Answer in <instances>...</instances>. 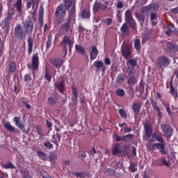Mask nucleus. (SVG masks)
Segmentation results:
<instances>
[{"label": "nucleus", "mask_w": 178, "mask_h": 178, "mask_svg": "<svg viewBox=\"0 0 178 178\" xmlns=\"http://www.w3.org/2000/svg\"><path fill=\"white\" fill-rule=\"evenodd\" d=\"M70 10V18L76 22V3L74 0H65V5L58 6L55 12L56 17H65L66 8Z\"/></svg>", "instance_id": "nucleus-1"}, {"label": "nucleus", "mask_w": 178, "mask_h": 178, "mask_svg": "<svg viewBox=\"0 0 178 178\" xmlns=\"http://www.w3.org/2000/svg\"><path fill=\"white\" fill-rule=\"evenodd\" d=\"M154 141V139H150L148 140L146 147L147 149H158L160 151L161 154L163 155L166 154V151H165V144L163 143H155L154 145L152 144V142Z\"/></svg>", "instance_id": "nucleus-2"}, {"label": "nucleus", "mask_w": 178, "mask_h": 178, "mask_svg": "<svg viewBox=\"0 0 178 178\" xmlns=\"http://www.w3.org/2000/svg\"><path fill=\"white\" fill-rule=\"evenodd\" d=\"M121 51L122 56H124L127 60H129V59L131 58V45L129 44H122L121 47Z\"/></svg>", "instance_id": "nucleus-3"}, {"label": "nucleus", "mask_w": 178, "mask_h": 178, "mask_svg": "<svg viewBox=\"0 0 178 178\" xmlns=\"http://www.w3.org/2000/svg\"><path fill=\"white\" fill-rule=\"evenodd\" d=\"M157 65L163 69V67H168L170 65V59L166 56H160L157 60Z\"/></svg>", "instance_id": "nucleus-4"}, {"label": "nucleus", "mask_w": 178, "mask_h": 178, "mask_svg": "<svg viewBox=\"0 0 178 178\" xmlns=\"http://www.w3.org/2000/svg\"><path fill=\"white\" fill-rule=\"evenodd\" d=\"M15 38H17L18 40H23V38L25 37L24 31H23L22 25H20V24H18L15 26Z\"/></svg>", "instance_id": "nucleus-5"}, {"label": "nucleus", "mask_w": 178, "mask_h": 178, "mask_svg": "<svg viewBox=\"0 0 178 178\" xmlns=\"http://www.w3.org/2000/svg\"><path fill=\"white\" fill-rule=\"evenodd\" d=\"M24 27L25 29V32L27 34H31L34 29V22L31 20H28L24 24Z\"/></svg>", "instance_id": "nucleus-6"}, {"label": "nucleus", "mask_w": 178, "mask_h": 178, "mask_svg": "<svg viewBox=\"0 0 178 178\" xmlns=\"http://www.w3.org/2000/svg\"><path fill=\"white\" fill-rule=\"evenodd\" d=\"M94 13L101 12V10H105L106 9V6L101 2L96 1L92 6Z\"/></svg>", "instance_id": "nucleus-7"}, {"label": "nucleus", "mask_w": 178, "mask_h": 178, "mask_svg": "<svg viewBox=\"0 0 178 178\" xmlns=\"http://www.w3.org/2000/svg\"><path fill=\"white\" fill-rule=\"evenodd\" d=\"M125 21L128 24L134 26V19H133V15H131V11L130 10H127L124 13Z\"/></svg>", "instance_id": "nucleus-8"}, {"label": "nucleus", "mask_w": 178, "mask_h": 178, "mask_svg": "<svg viewBox=\"0 0 178 178\" xmlns=\"http://www.w3.org/2000/svg\"><path fill=\"white\" fill-rule=\"evenodd\" d=\"M161 129L165 136H166L167 137H172V135L173 134V131H172V128L170 127V126L168 124H161Z\"/></svg>", "instance_id": "nucleus-9"}, {"label": "nucleus", "mask_w": 178, "mask_h": 178, "mask_svg": "<svg viewBox=\"0 0 178 178\" xmlns=\"http://www.w3.org/2000/svg\"><path fill=\"white\" fill-rule=\"evenodd\" d=\"M13 120L15 123V126H17V127H18L19 130H22V131H24V130H26V124L20 121L19 117H14Z\"/></svg>", "instance_id": "nucleus-10"}, {"label": "nucleus", "mask_w": 178, "mask_h": 178, "mask_svg": "<svg viewBox=\"0 0 178 178\" xmlns=\"http://www.w3.org/2000/svg\"><path fill=\"white\" fill-rule=\"evenodd\" d=\"M144 127L147 140H149L151 136H152V129L151 128V124H149V122H145L144 124Z\"/></svg>", "instance_id": "nucleus-11"}, {"label": "nucleus", "mask_w": 178, "mask_h": 178, "mask_svg": "<svg viewBox=\"0 0 178 178\" xmlns=\"http://www.w3.org/2000/svg\"><path fill=\"white\" fill-rule=\"evenodd\" d=\"M50 62L56 69H60L62 65H63V60L60 58H51L50 59Z\"/></svg>", "instance_id": "nucleus-12"}, {"label": "nucleus", "mask_w": 178, "mask_h": 178, "mask_svg": "<svg viewBox=\"0 0 178 178\" xmlns=\"http://www.w3.org/2000/svg\"><path fill=\"white\" fill-rule=\"evenodd\" d=\"M38 66H40V58L38 55L35 54L32 57V69L35 70V69H38Z\"/></svg>", "instance_id": "nucleus-13"}, {"label": "nucleus", "mask_w": 178, "mask_h": 178, "mask_svg": "<svg viewBox=\"0 0 178 178\" xmlns=\"http://www.w3.org/2000/svg\"><path fill=\"white\" fill-rule=\"evenodd\" d=\"M12 20V14H8L6 18L1 22V26L2 29H5L9 26L10 21Z\"/></svg>", "instance_id": "nucleus-14"}, {"label": "nucleus", "mask_w": 178, "mask_h": 178, "mask_svg": "<svg viewBox=\"0 0 178 178\" xmlns=\"http://www.w3.org/2000/svg\"><path fill=\"white\" fill-rule=\"evenodd\" d=\"M91 52H90V59L94 60V59H97V56H98V49L95 45H92L91 47Z\"/></svg>", "instance_id": "nucleus-15"}, {"label": "nucleus", "mask_w": 178, "mask_h": 178, "mask_svg": "<svg viewBox=\"0 0 178 178\" xmlns=\"http://www.w3.org/2000/svg\"><path fill=\"white\" fill-rule=\"evenodd\" d=\"M63 44L68 45L70 49L73 47V41L68 38L67 35H65L63 38Z\"/></svg>", "instance_id": "nucleus-16"}, {"label": "nucleus", "mask_w": 178, "mask_h": 178, "mask_svg": "<svg viewBox=\"0 0 178 178\" xmlns=\"http://www.w3.org/2000/svg\"><path fill=\"white\" fill-rule=\"evenodd\" d=\"M132 109L135 115H138L140 113V110L141 109V104L138 102L137 103H133Z\"/></svg>", "instance_id": "nucleus-17"}, {"label": "nucleus", "mask_w": 178, "mask_h": 178, "mask_svg": "<svg viewBox=\"0 0 178 178\" xmlns=\"http://www.w3.org/2000/svg\"><path fill=\"white\" fill-rule=\"evenodd\" d=\"M91 16V13H90V10L85 8L81 13V17L82 19H90Z\"/></svg>", "instance_id": "nucleus-18"}, {"label": "nucleus", "mask_w": 178, "mask_h": 178, "mask_svg": "<svg viewBox=\"0 0 178 178\" xmlns=\"http://www.w3.org/2000/svg\"><path fill=\"white\" fill-rule=\"evenodd\" d=\"M120 152H122V150L120 149V144L117 143L113 149V155L118 156Z\"/></svg>", "instance_id": "nucleus-19"}, {"label": "nucleus", "mask_w": 178, "mask_h": 178, "mask_svg": "<svg viewBox=\"0 0 178 178\" xmlns=\"http://www.w3.org/2000/svg\"><path fill=\"white\" fill-rule=\"evenodd\" d=\"M33 38H31V37H29L28 39V54L29 55H31V53L33 52Z\"/></svg>", "instance_id": "nucleus-20"}, {"label": "nucleus", "mask_w": 178, "mask_h": 178, "mask_svg": "<svg viewBox=\"0 0 178 178\" xmlns=\"http://www.w3.org/2000/svg\"><path fill=\"white\" fill-rule=\"evenodd\" d=\"M72 94L73 97H72V101L74 102V104H77V97H79V92L76 88H72Z\"/></svg>", "instance_id": "nucleus-21"}, {"label": "nucleus", "mask_w": 178, "mask_h": 178, "mask_svg": "<svg viewBox=\"0 0 178 178\" xmlns=\"http://www.w3.org/2000/svg\"><path fill=\"white\" fill-rule=\"evenodd\" d=\"M152 106L154 111H157L158 116H162V113H161V108L156 104V102H152Z\"/></svg>", "instance_id": "nucleus-22"}, {"label": "nucleus", "mask_w": 178, "mask_h": 178, "mask_svg": "<svg viewBox=\"0 0 178 178\" xmlns=\"http://www.w3.org/2000/svg\"><path fill=\"white\" fill-rule=\"evenodd\" d=\"M152 138H155V140H156L158 141V143H164V140L163 138H162V136L156 134V133H154L152 134Z\"/></svg>", "instance_id": "nucleus-23"}, {"label": "nucleus", "mask_w": 178, "mask_h": 178, "mask_svg": "<svg viewBox=\"0 0 178 178\" xmlns=\"http://www.w3.org/2000/svg\"><path fill=\"white\" fill-rule=\"evenodd\" d=\"M134 138V135L133 134H129L122 137V141H124L125 143H129V141H130V140Z\"/></svg>", "instance_id": "nucleus-24"}, {"label": "nucleus", "mask_w": 178, "mask_h": 178, "mask_svg": "<svg viewBox=\"0 0 178 178\" xmlns=\"http://www.w3.org/2000/svg\"><path fill=\"white\" fill-rule=\"evenodd\" d=\"M22 0H17V1L15 3V6L17 8V10L19 12V13L22 12Z\"/></svg>", "instance_id": "nucleus-25"}, {"label": "nucleus", "mask_w": 178, "mask_h": 178, "mask_svg": "<svg viewBox=\"0 0 178 178\" xmlns=\"http://www.w3.org/2000/svg\"><path fill=\"white\" fill-rule=\"evenodd\" d=\"M75 49L78 51L79 54H81L82 55H84V54L86 53V50L84 49V47H83L82 46L76 44Z\"/></svg>", "instance_id": "nucleus-26"}, {"label": "nucleus", "mask_w": 178, "mask_h": 178, "mask_svg": "<svg viewBox=\"0 0 178 178\" xmlns=\"http://www.w3.org/2000/svg\"><path fill=\"white\" fill-rule=\"evenodd\" d=\"M134 48L136 51H140L141 49V42L139 39H136L134 41Z\"/></svg>", "instance_id": "nucleus-27"}, {"label": "nucleus", "mask_w": 178, "mask_h": 178, "mask_svg": "<svg viewBox=\"0 0 178 178\" xmlns=\"http://www.w3.org/2000/svg\"><path fill=\"white\" fill-rule=\"evenodd\" d=\"M4 127L9 131H15V127L10 124V122H5Z\"/></svg>", "instance_id": "nucleus-28"}, {"label": "nucleus", "mask_w": 178, "mask_h": 178, "mask_svg": "<svg viewBox=\"0 0 178 178\" xmlns=\"http://www.w3.org/2000/svg\"><path fill=\"white\" fill-rule=\"evenodd\" d=\"M9 66V73H15L16 72V64L13 62H10Z\"/></svg>", "instance_id": "nucleus-29"}, {"label": "nucleus", "mask_w": 178, "mask_h": 178, "mask_svg": "<svg viewBox=\"0 0 178 178\" xmlns=\"http://www.w3.org/2000/svg\"><path fill=\"white\" fill-rule=\"evenodd\" d=\"M145 8L147 10H149L152 9V10H158L159 9V6H158L156 4H149V6H146Z\"/></svg>", "instance_id": "nucleus-30"}, {"label": "nucleus", "mask_w": 178, "mask_h": 178, "mask_svg": "<svg viewBox=\"0 0 178 178\" xmlns=\"http://www.w3.org/2000/svg\"><path fill=\"white\" fill-rule=\"evenodd\" d=\"M56 87L58 88L59 92H63V88H65L63 82H59L58 83L56 84Z\"/></svg>", "instance_id": "nucleus-31"}, {"label": "nucleus", "mask_w": 178, "mask_h": 178, "mask_svg": "<svg viewBox=\"0 0 178 178\" xmlns=\"http://www.w3.org/2000/svg\"><path fill=\"white\" fill-rule=\"evenodd\" d=\"M94 65L95 66V67H97V69H101V67L104 68V70H105V67H104V63H102V61H95L94 63Z\"/></svg>", "instance_id": "nucleus-32"}, {"label": "nucleus", "mask_w": 178, "mask_h": 178, "mask_svg": "<svg viewBox=\"0 0 178 178\" xmlns=\"http://www.w3.org/2000/svg\"><path fill=\"white\" fill-rule=\"evenodd\" d=\"M168 31H165V34L167 35H170L172 34V31H175V26L170 24L168 26Z\"/></svg>", "instance_id": "nucleus-33"}, {"label": "nucleus", "mask_w": 178, "mask_h": 178, "mask_svg": "<svg viewBox=\"0 0 178 178\" xmlns=\"http://www.w3.org/2000/svg\"><path fill=\"white\" fill-rule=\"evenodd\" d=\"M170 94L175 97V99L177 98V90H175V88L172 83H170Z\"/></svg>", "instance_id": "nucleus-34"}, {"label": "nucleus", "mask_w": 178, "mask_h": 178, "mask_svg": "<svg viewBox=\"0 0 178 178\" xmlns=\"http://www.w3.org/2000/svg\"><path fill=\"white\" fill-rule=\"evenodd\" d=\"M175 47V43H172L170 42H166L165 49L167 51H173V48Z\"/></svg>", "instance_id": "nucleus-35"}, {"label": "nucleus", "mask_w": 178, "mask_h": 178, "mask_svg": "<svg viewBox=\"0 0 178 178\" xmlns=\"http://www.w3.org/2000/svg\"><path fill=\"white\" fill-rule=\"evenodd\" d=\"M127 83L128 84H129V86H134V84H136V83H137V79L134 76H131L128 79Z\"/></svg>", "instance_id": "nucleus-36"}, {"label": "nucleus", "mask_w": 178, "mask_h": 178, "mask_svg": "<svg viewBox=\"0 0 178 178\" xmlns=\"http://www.w3.org/2000/svg\"><path fill=\"white\" fill-rule=\"evenodd\" d=\"M44 26V17H42V13H40V16H39V26L40 29H42Z\"/></svg>", "instance_id": "nucleus-37"}, {"label": "nucleus", "mask_w": 178, "mask_h": 178, "mask_svg": "<svg viewBox=\"0 0 178 178\" xmlns=\"http://www.w3.org/2000/svg\"><path fill=\"white\" fill-rule=\"evenodd\" d=\"M119 113L121 116V118L126 119V118H127V113H126V111L123 108H120L119 110Z\"/></svg>", "instance_id": "nucleus-38"}, {"label": "nucleus", "mask_w": 178, "mask_h": 178, "mask_svg": "<svg viewBox=\"0 0 178 178\" xmlns=\"http://www.w3.org/2000/svg\"><path fill=\"white\" fill-rule=\"evenodd\" d=\"M117 83L118 84H122V81H124V75L123 74H120L118 78H117V80H116Z\"/></svg>", "instance_id": "nucleus-39"}, {"label": "nucleus", "mask_w": 178, "mask_h": 178, "mask_svg": "<svg viewBox=\"0 0 178 178\" xmlns=\"http://www.w3.org/2000/svg\"><path fill=\"white\" fill-rule=\"evenodd\" d=\"M128 63L131 65V66H133V67L137 66V59L132 58L128 60Z\"/></svg>", "instance_id": "nucleus-40"}, {"label": "nucleus", "mask_w": 178, "mask_h": 178, "mask_svg": "<svg viewBox=\"0 0 178 178\" xmlns=\"http://www.w3.org/2000/svg\"><path fill=\"white\" fill-rule=\"evenodd\" d=\"M4 169H16V167L13 165V163H12L11 162H9L5 164Z\"/></svg>", "instance_id": "nucleus-41"}, {"label": "nucleus", "mask_w": 178, "mask_h": 178, "mask_svg": "<svg viewBox=\"0 0 178 178\" xmlns=\"http://www.w3.org/2000/svg\"><path fill=\"white\" fill-rule=\"evenodd\" d=\"M20 173L23 178H27L29 177V171H27V170H21Z\"/></svg>", "instance_id": "nucleus-42"}, {"label": "nucleus", "mask_w": 178, "mask_h": 178, "mask_svg": "<svg viewBox=\"0 0 178 178\" xmlns=\"http://www.w3.org/2000/svg\"><path fill=\"white\" fill-rule=\"evenodd\" d=\"M116 95L118 97H124V90L123 89H118L115 92Z\"/></svg>", "instance_id": "nucleus-43"}, {"label": "nucleus", "mask_w": 178, "mask_h": 178, "mask_svg": "<svg viewBox=\"0 0 178 178\" xmlns=\"http://www.w3.org/2000/svg\"><path fill=\"white\" fill-rule=\"evenodd\" d=\"M129 169L133 173L134 172H137V168H136V164L134 163L130 164Z\"/></svg>", "instance_id": "nucleus-44"}, {"label": "nucleus", "mask_w": 178, "mask_h": 178, "mask_svg": "<svg viewBox=\"0 0 178 178\" xmlns=\"http://www.w3.org/2000/svg\"><path fill=\"white\" fill-rule=\"evenodd\" d=\"M61 27L64 30V31H67L69 30V22L62 24Z\"/></svg>", "instance_id": "nucleus-45"}, {"label": "nucleus", "mask_w": 178, "mask_h": 178, "mask_svg": "<svg viewBox=\"0 0 178 178\" xmlns=\"http://www.w3.org/2000/svg\"><path fill=\"white\" fill-rule=\"evenodd\" d=\"M128 30H129V27L127 26V24H124L121 27V31L122 33H127Z\"/></svg>", "instance_id": "nucleus-46"}, {"label": "nucleus", "mask_w": 178, "mask_h": 178, "mask_svg": "<svg viewBox=\"0 0 178 178\" xmlns=\"http://www.w3.org/2000/svg\"><path fill=\"white\" fill-rule=\"evenodd\" d=\"M44 79L46 80H47V81L51 82V80L52 79V76H51V74H49L48 73V72H46L45 74H44Z\"/></svg>", "instance_id": "nucleus-47"}, {"label": "nucleus", "mask_w": 178, "mask_h": 178, "mask_svg": "<svg viewBox=\"0 0 178 178\" xmlns=\"http://www.w3.org/2000/svg\"><path fill=\"white\" fill-rule=\"evenodd\" d=\"M124 131V134H127V133H131L132 129L131 128H128L127 127H125L124 129H121V131Z\"/></svg>", "instance_id": "nucleus-48"}, {"label": "nucleus", "mask_w": 178, "mask_h": 178, "mask_svg": "<svg viewBox=\"0 0 178 178\" xmlns=\"http://www.w3.org/2000/svg\"><path fill=\"white\" fill-rule=\"evenodd\" d=\"M161 162L164 166H170V162L165 159H162Z\"/></svg>", "instance_id": "nucleus-49"}, {"label": "nucleus", "mask_w": 178, "mask_h": 178, "mask_svg": "<svg viewBox=\"0 0 178 178\" xmlns=\"http://www.w3.org/2000/svg\"><path fill=\"white\" fill-rule=\"evenodd\" d=\"M135 16L136 18H138V20H139V22H144V17L143 15H138V13H136Z\"/></svg>", "instance_id": "nucleus-50"}, {"label": "nucleus", "mask_w": 178, "mask_h": 178, "mask_svg": "<svg viewBox=\"0 0 178 178\" xmlns=\"http://www.w3.org/2000/svg\"><path fill=\"white\" fill-rule=\"evenodd\" d=\"M105 172H106V173H108V175H110L111 176H112V175L115 174V170H113L112 168H108Z\"/></svg>", "instance_id": "nucleus-51"}, {"label": "nucleus", "mask_w": 178, "mask_h": 178, "mask_svg": "<svg viewBox=\"0 0 178 178\" xmlns=\"http://www.w3.org/2000/svg\"><path fill=\"white\" fill-rule=\"evenodd\" d=\"M48 102L49 105H55V104H56V101H55L52 97L48 98Z\"/></svg>", "instance_id": "nucleus-52"}, {"label": "nucleus", "mask_w": 178, "mask_h": 178, "mask_svg": "<svg viewBox=\"0 0 178 178\" xmlns=\"http://www.w3.org/2000/svg\"><path fill=\"white\" fill-rule=\"evenodd\" d=\"M52 44V41L51 39H48L46 43V49H49L51 48V45Z\"/></svg>", "instance_id": "nucleus-53"}, {"label": "nucleus", "mask_w": 178, "mask_h": 178, "mask_svg": "<svg viewBox=\"0 0 178 178\" xmlns=\"http://www.w3.org/2000/svg\"><path fill=\"white\" fill-rule=\"evenodd\" d=\"M164 106L166 108L167 112L168 113V114L172 116V111H170V107L169 106V104H163Z\"/></svg>", "instance_id": "nucleus-54"}, {"label": "nucleus", "mask_w": 178, "mask_h": 178, "mask_svg": "<svg viewBox=\"0 0 178 178\" xmlns=\"http://www.w3.org/2000/svg\"><path fill=\"white\" fill-rule=\"evenodd\" d=\"M158 17L156 16V13H152L150 14V19H151V21L152 22H154V20H156V18Z\"/></svg>", "instance_id": "nucleus-55"}, {"label": "nucleus", "mask_w": 178, "mask_h": 178, "mask_svg": "<svg viewBox=\"0 0 178 178\" xmlns=\"http://www.w3.org/2000/svg\"><path fill=\"white\" fill-rule=\"evenodd\" d=\"M44 147H46V148H48V149H51V148H52L53 145H51V143L49 142H46L44 143Z\"/></svg>", "instance_id": "nucleus-56"}, {"label": "nucleus", "mask_w": 178, "mask_h": 178, "mask_svg": "<svg viewBox=\"0 0 178 178\" xmlns=\"http://www.w3.org/2000/svg\"><path fill=\"white\" fill-rule=\"evenodd\" d=\"M74 175L76 177H86V176L84 175V172H75Z\"/></svg>", "instance_id": "nucleus-57"}, {"label": "nucleus", "mask_w": 178, "mask_h": 178, "mask_svg": "<svg viewBox=\"0 0 178 178\" xmlns=\"http://www.w3.org/2000/svg\"><path fill=\"white\" fill-rule=\"evenodd\" d=\"M112 22H113L112 18H107L106 19V24L107 26H111V24H112Z\"/></svg>", "instance_id": "nucleus-58"}, {"label": "nucleus", "mask_w": 178, "mask_h": 178, "mask_svg": "<svg viewBox=\"0 0 178 178\" xmlns=\"http://www.w3.org/2000/svg\"><path fill=\"white\" fill-rule=\"evenodd\" d=\"M116 7L118 9H122V8H123V3H122V1H118Z\"/></svg>", "instance_id": "nucleus-59"}, {"label": "nucleus", "mask_w": 178, "mask_h": 178, "mask_svg": "<svg viewBox=\"0 0 178 178\" xmlns=\"http://www.w3.org/2000/svg\"><path fill=\"white\" fill-rule=\"evenodd\" d=\"M114 137L116 139V141H122V137H120L119 135H118L117 134H114Z\"/></svg>", "instance_id": "nucleus-60"}, {"label": "nucleus", "mask_w": 178, "mask_h": 178, "mask_svg": "<svg viewBox=\"0 0 178 178\" xmlns=\"http://www.w3.org/2000/svg\"><path fill=\"white\" fill-rule=\"evenodd\" d=\"M83 31H84V27L83 26V25H81V24H79V33H83Z\"/></svg>", "instance_id": "nucleus-61"}, {"label": "nucleus", "mask_w": 178, "mask_h": 178, "mask_svg": "<svg viewBox=\"0 0 178 178\" xmlns=\"http://www.w3.org/2000/svg\"><path fill=\"white\" fill-rule=\"evenodd\" d=\"M104 63L105 65H107L108 66H109V65H111V59L106 58L104 59Z\"/></svg>", "instance_id": "nucleus-62"}, {"label": "nucleus", "mask_w": 178, "mask_h": 178, "mask_svg": "<svg viewBox=\"0 0 178 178\" xmlns=\"http://www.w3.org/2000/svg\"><path fill=\"white\" fill-rule=\"evenodd\" d=\"M172 51H175L178 52V44L176 43H174V48L172 49Z\"/></svg>", "instance_id": "nucleus-63"}, {"label": "nucleus", "mask_w": 178, "mask_h": 178, "mask_svg": "<svg viewBox=\"0 0 178 178\" xmlns=\"http://www.w3.org/2000/svg\"><path fill=\"white\" fill-rule=\"evenodd\" d=\"M171 12H172V13H178V7H177L175 8H172L171 10Z\"/></svg>", "instance_id": "nucleus-64"}]
</instances>
